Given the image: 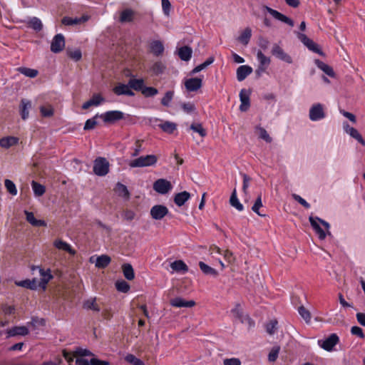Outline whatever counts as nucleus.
Masks as SVG:
<instances>
[{
	"label": "nucleus",
	"mask_w": 365,
	"mask_h": 365,
	"mask_svg": "<svg viewBox=\"0 0 365 365\" xmlns=\"http://www.w3.org/2000/svg\"><path fill=\"white\" fill-rule=\"evenodd\" d=\"M309 221L315 233L318 235L319 240H323L325 239L327 236V234L324 232V230L320 227L319 223H321L325 227V229L328 232V234L331 235L330 232H329L330 225L327 222L322 220L318 217H314L312 215L309 216Z\"/></svg>",
	"instance_id": "obj_1"
},
{
	"label": "nucleus",
	"mask_w": 365,
	"mask_h": 365,
	"mask_svg": "<svg viewBox=\"0 0 365 365\" xmlns=\"http://www.w3.org/2000/svg\"><path fill=\"white\" fill-rule=\"evenodd\" d=\"M158 157L155 155H148L145 156H140L129 163L130 168H143L152 166L156 164Z\"/></svg>",
	"instance_id": "obj_2"
},
{
	"label": "nucleus",
	"mask_w": 365,
	"mask_h": 365,
	"mask_svg": "<svg viewBox=\"0 0 365 365\" xmlns=\"http://www.w3.org/2000/svg\"><path fill=\"white\" fill-rule=\"evenodd\" d=\"M93 172L98 176L106 175L109 172L108 161L104 158H97L94 160Z\"/></svg>",
	"instance_id": "obj_3"
},
{
	"label": "nucleus",
	"mask_w": 365,
	"mask_h": 365,
	"mask_svg": "<svg viewBox=\"0 0 365 365\" xmlns=\"http://www.w3.org/2000/svg\"><path fill=\"white\" fill-rule=\"evenodd\" d=\"M309 119L312 121H317L326 117L324 106L319 103L312 105L309 113Z\"/></svg>",
	"instance_id": "obj_4"
},
{
	"label": "nucleus",
	"mask_w": 365,
	"mask_h": 365,
	"mask_svg": "<svg viewBox=\"0 0 365 365\" xmlns=\"http://www.w3.org/2000/svg\"><path fill=\"white\" fill-rule=\"evenodd\" d=\"M105 123H114L124 118V113L120 110H110L99 115Z\"/></svg>",
	"instance_id": "obj_5"
},
{
	"label": "nucleus",
	"mask_w": 365,
	"mask_h": 365,
	"mask_svg": "<svg viewBox=\"0 0 365 365\" xmlns=\"http://www.w3.org/2000/svg\"><path fill=\"white\" fill-rule=\"evenodd\" d=\"M172 187L170 182L163 178L157 180L153 183L154 190L162 195L168 193Z\"/></svg>",
	"instance_id": "obj_6"
},
{
	"label": "nucleus",
	"mask_w": 365,
	"mask_h": 365,
	"mask_svg": "<svg viewBox=\"0 0 365 365\" xmlns=\"http://www.w3.org/2000/svg\"><path fill=\"white\" fill-rule=\"evenodd\" d=\"M339 341V336L336 334H331L325 340H319V345L326 351H330L333 349L334 346L338 344Z\"/></svg>",
	"instance_id": "obj_7"
},
{
	"label": "nucleus",
	"mask_w": 365,
	"mask_h": 365,
	"mask_svg": "<svg viewBox=\"0 0 365 365\" xmlns=\"http://www.w3.org/2000/svg\"><path fill=\"white\" fill-rule=\"evenodd\" d=\"M272 54L275 56L276 58L280 59L281 61H283L287 63H292V57L287 54L282 48L278 45L277 43H274L272 46Z\"/></svg>",
	"instance_id": "obj_8"
},
{
	"label": "nucleus",
	"mask_w": 365,
	"mask_h": 365,
	"mask_svg": "<svg viewBox=\"0 0 365 365\" xmlns=\"http://www.w3.org/2000/svg\"><path fill=\"white\" fill-rule=\"evenodd\" d=\"M169 212L168 207L163 205H156L150 209V216L156 220H162Z\"/></svg>",
	"instance_id": "obj_9"
},
{
	"label": "nucleus",
	"mask_w": 365,
	"mask_h": 365,
	"mask_svg": "<svg viewBox=\"0 0 365 365\" xmlns=\"http://www.w3.org/2000/svg\"><path fill=\"white\" fill-rule=\"evenodd\" d=\"M65 47V38L61 34H56L51 43V51L53 53H58L63 51Z\"/></svg>",
	"instance_id": "obj_10"
},
{
	"label": "nucleus",
	"mask_w": 365,
	"mask_h": 365,
	"mask_svg": "<svg viewBox=\"0 0 365 365\" xmlns=\"http://www.w3.org/2000/svg\"><path fill=\"white\" fill-rule=\"evenodd\" d=\"M36 269H39V273L41 277V280L38 282V286H39V287H41L43 290H45L46 288V284L53 278V276L51 274V270L48 269L46 271H45L44 269H43L38 267H36V266L31 267V269L33 271Z\"/></svg>",
	"instance_id": "obj_11"
},
{
	"label": "nucleus",
	"mask_w": 365,
	"mask_h": 365,
	"mask_svg": "<svg viewBox=\"0 0 365 365\" xmlns=\"http://www.w3.org/2000/svg\"><path fill=\"white\" fill-rule=\"evenodd\" d=\"M264 9L267 11V12L271 14L274 19L288 24L290 26H294V21L290 18L286 16L285 15L281 14L280 12L274 10L267 6H264Z\"/></svg>",
	"instance_id": "obj_12"
},
{
	"label": "nucleus",
	"mask_w": 365,
	"mask_h": 365,
	"mask_svg": "<svg viewBox=\"0 0 365 365\" xmlns=\"http://www.w3.org/2000/svg\"><path fill=\"white\" fill-rule=\"evenodd\" d=\"M113 91L117 96L125 95L128 96H133L135 95L134 92L130 89L128 83H118L113 88Z\"/></svg>",
	"instance_id": "obj_13"
},
{
	"label": "nucleus",
	"mask_w": 365,
	"mask_h": 365,
	"mask_svg": "<svg viewBox=\"0 0 365 365\" xmlns=\"http://www.w3.org/2000/svg\"><path fill=\"white\" fill-rule=\"evenodd\" d=\"M250 92L245 89H242L240 93V101H241V104L240 106V110L242 112L247 111L250 106Z\"/></svg>",
	"instance_id": "obj_14"
},
{
	"label": "nucleus",
	"mask_w": 365,
	"mask_h": 365,
	"mask_svg": "<svg viewBox=\"0 0 365 365\" xmlns=\"http://www.w3.org/2000/svg\"><path fill=\"white\" fill-rule=\"evenodd\" d=\"M202 81L199 78H191L185 81V86L188 91H196L202 87Z\"/></svg>",
	"instance_id": "obj_15"
},
{
	"label": "nucleus",
	"mask_w": 365,
	"mask_h": 365,
	"mask_svg": "<svg viewBox=\"0 0 365 365\" xmlns=\"http://www.w3.org/2000/svg\"><path fill=\"white\" fill-rule=\"evenodd\" d=\"M344 129L351 137L356 139L361 145H365L364 140L356 128L351 127L347 123H344Z\"/></svg>",
	"instance_id": "obj_16"
},
{
	"label": "nucleus",
	"mask_w": 365,
	"mask_h": 365,
	"mask_svg": "<svg viewBox=\"0 0 365 365\" xmlns=\"http://www.w3.org/2000/svg\"><path fill=\"white\" fill-rule=\"evenodd\" d=\"M108 361L100 360L97 358H92L90 361L83 358H77L76 359V365H109Z\"/></svg>",
	"instance_id": "obj_17"
},
{
	"label": "nucleus",
	"mask_w": 365,
	"mask_h": 365,
	"mask_svg": "<svg viewBox=\"0 0 365 365\" xmlns=\"http://www.w3.org/2000/svg\"><path fill=\"white\" fill-rule=\"evenodd\" d=\"M29 331L27 327L24 326L14 327L6 331L7 337H12L15 336H26L29 334Z\"/></svg>",
	"instance_id": "obj_18"
},
{
	"label": "nucleus",
	"mask_w": 365,
	"mask_h": 365,
	"mask_svg": "<svg viewBox=\"0 0 365 365\" xmlns=\"http://www.w3.org/2000/svg\"><path fill=\"white\" fill-rule=\"evenodd\" d=\"M170 304L175 307H192L195 305V302L193 300H185L181 297H175L170 300Z\"/></svg>",
	"instance_id": "obj_19"
},
{
	"label": "nucleus",
	"mask_w": 365,
	"mask_h": 365,
	"mask_svg": "<svg viewBox=\"0 0 365 365\" xmlns=\"http://www.w3.org/2000/svg\"><path fill=\"white\" fill-rule=\"evenodd\" d=\"M252 73V68L251 66L247 65L240 66L237 69V79L239 81H242Z\"/></svg>",
	"instance_id": "obj_20"
},
{
	"label": "nucleus",
	"mask_w": 365,
	"mask_h": 365,
	"mask_svg": "<svg viewBox=\"0 0 365 365\" xmlns=\"http://www.w3.org/2000/svg\"><path fill=\"white\" fill-rule=\"evenodd\" d=\"M31 108V102L27 99L23 98L20 104V114L23 120L29 117V110Z\"/></svg>",
	"instance_id": "obj_21"
},
{
	"label": "nucleus",
	"mask_w": 365,
	"mask_h": 365,
	"mask_svg": "<svg viewBox=\"0 0 365 365\" xmlns=\"http://www.w3.org/2000/svg\"><path fill=\"white\" fill-rule=\"evenodd\" d=\"M103 101L104 98L100 94H94L90 100L82 105V108L86 110L91 106H98Z\"/></svg>",
	"instance_id": "obj_22"
},
{
	"label": "nucleus",
	"mask_w": 365,
	"mask_h": 365,
	"mask_svg": "<svg viewBox=\"0 0 365 365\" xmlns=\"http://www.w3.org/2000/svg\"><path fill=\"white\" fill-rule=\"evenodd\" d=\"M16 284L19 287H25L31 290H36L38 286V281L36 279H25L19 282H16Z\"/></svg>",
	"instance_id": "obj_23"
},
{
	"label": "nucleus",
	"mask_w": 365,
	"mask_h": 365,
	"mask_svg": "<svg viewBox=\"0 0 365 365\" xmlns=\"http://www.w3.org/2000/svg\"><path fill=\"white\" fill-rule=\"evenodd\" d=\"M190 198V192L183 191L177 193L174 197V202L178 207H181Z\"/></svg>",
	"instance_id": "obj_24"
},
{
	"label": "nucleus",
	"mask_w": 365,
	"mask_h": 365,
	"mask_svg": "<svg viewBox=\"0 0 365 365\" xmlns=\"http://www.w3.org/2000/svg\"><path fill=\"white\" fill-rule=\"evenodd\" d=\"M25 215L26 216V220L34 227H46V223L44 220H36L34 217V215L31 212L25 211Z\"/></svg>",
	"instance_id": "obj_25"
},
{
	"label": "nucleus",
	"mask_w": 365,
	"mask_h": 365,
	"mask_svg": "<svg viewBox=\"0 0 365 365\" xmlns=\"http://www.w3.org/2000/svg\"><path fill=\"white\" fill-rule=\"evenodd\" d=\"M192 50L188 46H184L178 49V56L184 61H188L192 57Z\"/></svg>",
	"instance_id": "obj_26"
},
{
	"label": "nucleus",
	"mask_w": 365,
	"mask_h": 365,
	"mask_svg": "<svg viewBox=\"0 0 365 365\" xmlns=\"http://www.w3.org/2000/svg\"><path fill=\"white\" fill-rule=\"evenodd\" d=\"M314 63H315L316 66L319 69H321L324 73H325L329 77L334 78L335 76V73H334L333 68L330 66L326 64L325 63H324L323 61H322L319 59H316L314 61Z\"/></svg>",
	"instance_id": "obj_27"
},
{
	"label": "nucleus",
	"mask_w": 365,
	"mask_h": 365,
	"mask_svg": "<svg viewBox=\"0 0 365 365\" xmlns=\"http://www.w3.org/2000/svg\"><path fill=\"white\" fill-rule=\"evenodd\" d=\"M144 80L143 78H130L128 81V84L130 86V89H133L136 91L142 92L143 89L145 87Z\"/></svg>",
	"instance_id": "obj_28"
},
{
	"label": "nucleus",
	"mask_w": 365,
	"mask_h": 365,
	"mask_svg": "<svg viewBox=\"0 0 365 365\" xmlns=\"http://www.w3.org/2000/svg\"><path fill=\"white\" fill-rule=\"evenodd\" d=\"M151 52L156 56L162 55L164 52V46L160 41H153L150 43Z\"/></svg>",
	"instance_id": "obj_29"
},
{
	"label": "nucleus",
	"mask_w": 365,
	"mask_h": 365,
	"mask_svg": "<svg viewBox=\"0 0 365 365\" xmlns=\"http://www.w3.org/2000/svg\"><path fill=\"white\" fill-rule=\"evenodd\" d=\"M87 20H88L87 16H82L81 18H75V19L65 16L62 19L61 23L66 26H71V25L78 24L82 22H85Z\"/></svg>",
	"instance_id": "obj_30"
},
{
	"label": "nucleus",
	"mask_w": 365,
	"mask_h": 365,
	"mask_svg": "<svg viewBox=\"0 0 365 365\" xmlns=\"http://www.w3.org/2000/svg\"><path fill=\"white\" fill-rule=\"evenodd\" d=\"M134 11L130 9H124L120 15L119 21L121 23L131 22L133 21Z\"/></svg>",
	"instance_id": "obj_31"
},
{
	"label": "nucleus",
	"mask_w": 365,
	"mask_h": 365,
	"mask_svg": "<svg viewBox=\"0 0 365 365\" xmlns=\"http://www.w3.org/2000/svg\"><path fill=\"white\" fill-rule=\"evenodd\" d=\"M19 139L16 137L9 136L0 139V146L4 148H9L18 143Z\"/></svg>",
	"instance_id": "obj_32"
},
{
	"label": "nucleus",
	"mask_w": 365,
	"mask_h": 365,
	"mask_svg": "<svg viewBox=\"0 0 365 365\" xmlns=\"http://www.w3.org/2000/svg\"><path fill=\"white\" fill-rule=\"evenodd\" d=\"M54 246L58 250L68 252L69 254L74 255L76 253L75 250L71 248L69 244L61 240H56L54 242Z\"/></svg>",
	"instance_id": "obj_33"
},
{
	"label": "nucleus",
	"mask_w": 365,
	"mask_h": 365,
	"mask_svg": "<svg viewBox=\"0 0 365 365\" xmlns=\"http://www.w3.org/2000/svg\"><path fill=\"white\" fill-rule=\"evenodd\" d=\"M111 258L106 255H102L97 257L96 261V267L99 269L106 268L110 262Z\"/></svg>",
	"instance_id": "obj_34"
},
{
	"label": "nucleus",
	"mask_w": 365,
	"mask_h": 365,
	"mask_svg": "<svg viewBox=\"0 0 365 365\" xmlns=\"http://www.w3.org/2000/svg\"><path fill=\"white\" fill-rule=\"evenodd\" d=\"M252 36V29L250 27H247L244 29V31L241 33V34L237 38L238 41L242 43L244 45H247L250 38Z\"/></svg>",
	"instance_id": "obj_35"
},
{
	"label": "nucleus",
	"mask_w": 365,
	"mask_h": 365,
	"mask_svg": "<svg viewBox=\"0 0 365 365\" xmlns=\"http://www.w3.org/2000/svg\"><path fill=\"white\" fill-rule=\"evenodd\" d=\"M122 270L124 277L128 280H133L135 278L134 269L130 264H123L122 265Z\"/></svg>",
	"instance_id": "obj_36"
},
{
	"label": "nucleus",
	"mask_w": 365,
	"mask_h": 365,
	"mask_svg": "<svg viewBox=\"0 0 365 365\" xmlns=\"http://www.w3.org/2000/svg\"><path fill=\"white\" fill-rule=\"evenodd\" d=\"M171 268L175 272H187L188 271V267L182 260H175L170 264Z\"/></svg>",
	"instance_id": "obj_37"
},
{
	"label": "nucleus",
	"mask_w": 365,
	"mask_h": 365,
	"mask_svg": "<svg viewBox=\"0 0 365 365\" xmlns=\"http://www.w3.org/2000/svg\"><path fill=\"white\" fill-rule=\"evenodd\" d=\"M199 267L201 271L206 275H210L213 277H217L218 275V272L216 269L206 264L203 262H199Z\"/></svg>",
	"instance_id": "obj_38"
},
{
	"label": "nucleus",
	"mask_w": 365,
	"mask_h": 365,
	"mask_svg": "<svg viewBox=\"0 0 365 365\" xmlns=\"http://www.w3.org/2000/svg\"><path fill=\"white\" fill-rule=\"evenodd\" d=\"M29 27L36 31H40L43 29V24L41 21L37 17L30 18L27 22Z\"/></svg>",
	"instance_id": "obj_39"
},
{
	"label": "nucleus",
	"mask_w": 365,
	"mask_h": 365,
	"mask_svg": "<svg viewBox=\"0 0 365 365\" xmlns=\"http://www.w3.org/2000/svg\"><path fill=\"white\" fill-rule=\"evenodd\" d=\"M230 205L235 207L238 211H242L244 209V207L242 203L239 201L237 196V192L236 190L234 189V190L232 192V195L230 198Z\"/></svg>",
	"instance_id": "obj_40"
},
{
	"label": "nucleus",
	"mask_w": 365,
	"mask_h": 365,
	"mask_svg": "<svg viewBox=\"0 0 365 365\" xmlns=\"http://www.w3.org/2000/svg\"><path fill=\"white\" fill-rule=\"evenodd\" d=\"M115 190L119 196H121L126 200L130 198V192L125 185L118 182L116 184Z\"/></svg>",
	"instance_id": "obj_41"
},
{
	"label": "nucleus",
	"mask_w": 365,
	"mask_h": 365,
	"mask_svg": "<svg viewBox=\"0 0 365 365\" xmlns=\"http://www.w3.org/2000/svg\"><path fill=\"white\" fill-rule=\"evenodd\" d=\"M190 129L193 132L197 133L202 138H205L207 135L206 130L202 127V125L200 123H193L190 125Z\"/></svg>",
	"instance_id": "obj_42"
},
{
	"label": "nucleus",
	"mask_w": 365,
	"mask_h": 365,
	"mask_svg": "<svg viewBox=\"0 0 365 365\" xmlns=\"http://www.w3.org/2000/svg\"><path fill=\"white\" fill-rule=\"evenodd\" d=\"M17 71L29 78H35L38 73L37 70L26 67H19L17 68Z\"/></svg>",
	"instance_id": "obj_43"
},
{
	"label": "nucleus",
	"mask_w": 365,
	"mask_h": 365,
	"mask_svg": "<svg viewBox=\"0 0 365 365\" xmlns=\"http://www.w3.org/2000/svg\"><path fill=\"white\" fill-rule=\"evenodd\" d=\"M31 186L36 196H42L46 192L45 187L34 180L32 181Z\"/></svg>",
	"instance_id": "obj_44"
},
{
	"label": "nucleus",
	"mask_w": 365,
	"mask_h": 365,
	"mask_svg": "<svg viewBox=\"0 0 365 365\" xmlns=\"http://www.w3.org/2000/svg\"><path fill=\"white\" fill-rule=\"evenodd\" d=\"M166 68V66L162 61L155 62L151 67V71L156 76L163 73Z\"/></svg>",
	"instance_id": "obj_45"
},
{
	"label": "nucleus",
	"mask_w": 365,
	"mask_h": 365,
	"mask_svg": "<svg viewBox=\"0 0 365 365\" xmlns=\"http://www.w3.org/2000/svg\"><path fill=\"white\" fill-rule=\"evenodd\" d=\"M257 58L260 66L267 67L271 62L270 58L267 57L261 51H257Z\"/></svg>",
	"instance_id": "obj_46"
},
{
	"label": "nucleus",
	"mask_w": 365,
	"mask_h": 365,
	"mask_svg": "<svg viewBox=\"0 0 365 365\" xmlns=\"http://www.w3.org/2000/svg\"><path fill=\"white\" fill-rule=\"evenodd\" d=\"M159 126L164 132L170 134L173 133L176 129V124L169 121H165Z\"/></svg>",
	"instance_id": "obj_47"
},
{
	"label": "nucleus",
	"mask_w": 365,
	"mask_h": 365,
	"mask_svg": "<svg viewBox=\"0 0 365 365\" xmlns=\"http://www.w3.org/2000/svg\"><path fill=\"white\" fill-rule=\"evenodd\" d=\"M83 308L86 309H92L96 312H99L100 308L98 304L96 303V298L89 299L84 302Z\"/></svg>",
	"instance_id": "obj_48"
},
{
	"label": "nucleus",
	"mask_w": 365,
	"mask_h": 365,
	"mask_svg": "<svg viewBox=\"0 0 365 365\" xmlns=\"http://www.w3.org/2000/svg\"><path fill=\"white\" fill-rule=\"evenodd\" d=\"M115 288L118 292L127 293L130 290V285L125 280H118L115 282Z\"/></svg>",
	"instance_id": "obj_49"
},
{
	"label": "nucleus",
	"mask_w": 365,
	"mask_h": 365,
	"mask_svg": "<svg viewBox=\"0 0 365 365\" xmlns=\"http://www.w3.org/2000/svg\"><path fill=\"white\" fill-rule=\"evenodd\" d=\"M255 129H256V130L258 131L259 137L261 139L264 140L267 143L272 142V138L269 136V135L267 133V130L264 128L260 127V126H257Z\"/></svg>",
	"instance_id": "obj_50"
},
{
	"label": "nucleus",
	"mask_w": 365,
	"mask_h": 365,
	"mask_svg": "<svg viewBox=\"0 0 365 365\" xmlns=\"http://www.w3.org/2000/svg\"><path fill=\"white\" fill-rule=\"evenodd\" d=\"M141 93L145 98H149V97H153V96H156L158 93V91L157 88H155L154 87L145 86L144 88L143 89Z\"/></svg>",
	"instance_id": "obj_51"
},
{
	"label": "nucleus",
	"mask_w": 365,
	"mask_h": 365,
	"mask_svg": "<svg viewBox=\"0 0 365 365\" xmlns=\"http://www.w3.org/2000/svg\"><path fill=\"white\" fill-rule=\"evenodd\" d=\"M298 38L303 43V44L309 48L314 46V43L312 39L308 38L305 34L297 33Z\"/></svg>",
	"instance_id": "obj_52"
},
{
	"label": "nucleus",
	"mask_w": 365,
	"mask_h": 365,
	"mask_svg": "<svg viewBox=\"0 0 365 365\" xmlns=\"http://www.w3.org/2000/svg\"><path fill=\"white\" fill-rule=\"evenodd\" d=\"M4 185L6 188V190L12 195H16L17 194V189L15 184L13 181L6 179L4 181Z\"/></svg>",
	"instance_id": "obj_53"
},
{
	"label": "nucleus",
	"mask_w": 365,
	"mask_h": 365,
	"mask_svg": "<svg viewBox=\"0 0 365 365\" xmlns=\"http://www.w3.org/2000/svg\"><path fill=\"white\" fill-rule=\"evenodd\" d=\"M174 92L168 91L165 93L164 97L161 99V104L165 107H168L173 100Z\"/></svg>",
	"instance_id": "obj_54"
},
{
	"label": "nucleus",
	"mask_w": 365,
	"mask_h": 365,
	"mask_svg": "<svg viewBox=\"0 0 365 365\" xmlns=\"http://www.w3.org/2000/svg\"><path fill=\"white\" fill-rule=\"evenodd\" d=\"M74 356H93V354L87 349H83L81 347H77L73 351Z\"/></svg>",
	"instance_id": "obj_55"
},
{
	"label": "nucleus",
	"mask_w": 365,
	"mask_h": 365,
	"mask_svg": "<svg viewBox=\"0 0 365 365\" xmlns=\"http://www.w3.org/2000/svg\"><path fill=\"white\" fill-rule=\"evenodd\" d=\"M261 207H262V195L259 194L252 207V210L259 216H264L265 215H262L259 212Z\"/></svg>",
	"instance_id": "obj_56"
},
{
	"label": "nucleus",
	"mask_w": 365,
	"mask_h": 365,
	"mask_svg": "<svg viewBox=\"0 0 365 365\" xmlns=\"http://www.w3.org/2000/svg\"><path fill=\"white\" fill-rule=\"evenodd\" d=\"M298 312L300 316L305 320L307 323H309L311 320V314L304 306H300L298 308Z\"/></svg>",
	"instance_id": "obj_57"
},
{
	"label": "nucleus",
	"mask_w": 365,
	"mask_h": 365,
	"mask_svg": "<svg viewBox=\"0 0 365 365\" xmlns=\"http://www.w3.org/2000/svg\"><path fill=\"white\" fill-rule=\"evenodd\" d=\"M279 351H280V347L279 346L272 347V349H271V351L268 355L269 361H270V362L275 361L278 357Z\"/></svg>",
	"instance_id": "obj_58"
},
{
	"label": "nucleus",
	"mask_w": 365,
	"mask_h": 365,
	"mask_svg": "<svg viewBox=\"0 0 365 365\" xmlns=\"http://www.w3.org/2000/svg\"><path fill=\"white\" fill-rule=\"evenodd\" d=\"M125 359L127 362L133 364V365H145L143 361L140 359L135 357L133 354H128L125 357Z\"/></svg>",
	"instance_id": "obj_59"
},
{
	"label": "nucleus",
	"mask_w": 365,
	"mask_h": 365,
	"mask_svg": "<svg viewBox=\"0 0 365 365\" xmlns=\"http://www.w3.org/2000/svg\"><path fill=\"white\" fill-rule=\"evenodd\" d=\"M67 55L69 58L78 61L81 59L82 53L80 49H75L74 51H67Z\"/></svg>",
	"instance_id": "obj_60"
},
{
	"label": "nucleus",
	"mask_w": 365,
	"mask_h": 365,
	"mask_svg": "<svg viewBox=\"0 0 365 365\" xmlns=\"http://www.w3.org/2000/svg\"><path fill=\"white\" fill-rule=\"evenodd\" d=\"M99 115L97 114L93 118L88 119L86 121L85 125H84V130H91L95 128V126L97 125V120L96 118H98Z\"/></svg>",
	"instance_id": "obj_61"
},
{
	"label": "nucleus",
	"mask_w": 365,
	"mask_h": 365,
	"mask_svg": "<svg viewBox=\"0 0 365 365\" xmlns=\"http://www.w3.org/2000/svg\"><path fill=\"white\" fill-rule=\"evenodd\" d=\"M277 321L276 319L271 320L269 323L266 324V331L269 334H273L277 326Z\"/></svg>",
	"instance_id": "obj_62"
},
{
	"label": "nucleus",
	"mask_w": 365,
	"mask_h": 365,
	"mask_svg": "<svg viewBox=\"0 0 365 365\" xmlns=\"http://www.w3.org/2000/svg\"><path fill=\"white\" fill-rule=\"evenodd\" d=\"M40 111L43 117H51L53 115V109L51 106H41Z\"/></svg>",
	"instance_id": "obj_63"
},
{
	"label": "nucleus",
	"mask_w": 365,
	"mask_h": 365,
	"mask_svg": "<svg viewBox=\"0 0 365 365\" xmlns=\"http://www.w3.org/2000/svg\"><path fill=\"white\" fill-rule=\"evenodd\" d=\"M162 9L165 16H169L171 4L169 0H161Z\"/></svg>",
	"instance_id": "obj_64"
}]
</instances>
